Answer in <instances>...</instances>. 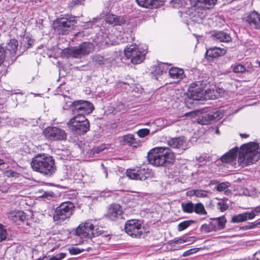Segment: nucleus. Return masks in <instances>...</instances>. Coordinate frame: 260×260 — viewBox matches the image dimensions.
Listing matches in <instances>:
<instances>
[{
	"label": "nucleus",
	"instance_id": "obj_1",
	"mask_svg": "<svg viewBox=\"0 0 260 260\" xmlns=\"http://www.w3.org/2000/svg\"><path fill=\"white\" fill-rule=\"evenodd\" d=\"M259 145L255 142H249L243 144L240 150L235 147L223 154L220 158L223 163L230 164L234 161L239 152L238 161L239 165L244 167L258 161L260 155L258 154Z\"/></svg>",
	"mask_w": 260,
	"mask_h": 260
},
{
	"label": "nucleus",
	"instance_id": "obj_2",
	"mask_svg": "<svg viewBox=\"0 0 260 260\" xmlns=\"http://www.w3.org/2000/svg\"><path fill=\"white\" fill-rule=\"evenodd\" d=\"M149 163L155 167H168L175 160V153L167 147H158L151 149L147 154Z\"/></svg>",
	"mask_w": 260,
	"mask_h": 260
},
{
	"label": "nucleus",
	"instance_id": "obj_3",
	"mask_svg": "<svg viewBox=\"0 0 260 260\" xmlns=\"http://www.w3.org/2000/svg\"><path fill=\"white\" fill-rule=\"evenodd\" d=\"M30 166L34 171L46 177H51L56 170L53 156L45 153H39L32 158Z\"/></svg>",
	"mask_w": 260,
	"mask_h": 260
},
{
	"label": "nucleus",
	"instance_id": "obj_4",
	"mask_svg": "<svg viewBox=\"0 0 260 260\" xmlns=\"http://www.w3.org/2000/svg\"><path fill=\"white\" fill-rule=\"evenodd\" d=\"M96 221L92 220H88L84 224H80L76 229V235L84 237H88L91 239L93 237L101 236L103 237L108 238L110 239V234L107 232L105 231L103 228L98 227L95 229Z\"/></svg>",
	"mask_w": 260,
	"mask_h": 260
},
{
	"label": "nucleus",
	"instance_id": "obj_5",
	"mask_svg": "<svg viewBox=\"0 0 260 260\" xmlns=\"http://www.w3.org/2000/svg\"><path fill=\"white\" fill-rule=\"evenodd\" d=\"M75 206L72 202L68 201L61 203L57 206L53 215V220L56 224H61L69 220L75 211Z\"/></svg>",
	"mask_w": 260,
	"mask_h": 260
},
{
	"label": "nucleus",
	"instance_id": "obj_6",
	"mask_svg": "<svg viewBox=\"0 0 260 260\" xmlns=\"http://www.w3.org/2000/svg\"><path fill=\"white\" fill-rule=\"evenodd\" d=\"M70 107L74 115L73 117L83 119L86 115L92 113L94 110L93 105L89 101L76 100L71 103Z\"/></svg>",
	"mask_w": 260,
	"mask_h": 260
},
{
	"label": "nucleus",
	"instance_id": "obj_7",
	"mask_svg": "<svg viewBox=\"0 0 260 260\" xmlns=\"http://www.w3.org/2000/svg\"><path fill=\"white\" fill-rule=\"evenodd\" d=\"M67 126L74 135L82 136L90 129V123L87 118H71L67 123Z\"/></svg>",
	"mask_w": 260,
	"mask_h": 260
},
{
	"label": "nucleus",
	"instance_id": "obj_8",
	"mask_svg": "<svg viewBox=\"0 0 260 260\" xmlns=\"http://www.w3.org/2000/svg\"><path fill=\"white\" fill-rule=\"evenodd\" d=\"M126 176L131 179L145 181L154 177L152 170L144 166H136L133 169H128L126 171Z\"/></svg>",
	"mask_w": 260,
	"mask_h": 260
},
{
	"label": "nucleus",
	"instance_id": "obj_9",
	"mask_svg": "<svg viewBox=\"0 0 260 260\" xmlns=\"http://www.w3.org/2000/svg\"><path fill=\"white\" fill-rule=\"evenodd\" d=\"M124 55L133 64L141 63L145 58L146 53L144 50L138 47L136 45L132 44L127 46L124 50Z\"/></svg>",
	"mask_w": 260,
	"mask_h": 260
},
{
	"label": "nucleus",
	"instance_id": "obj_10",
	"mask_svg": "<svg viewBox=\"0 0 260 260\" xmlns=\"http://www.w3.org/2000/svg\"><path fill=\"white\" fill-rule=\"evenodd\" d=\"M45 138L49 141H59L66 140L67 135L66 132L57 126H47L43 132Z\"/></svg>",
	"mask_w": 260,
	"mask_h": 260
},
{
	"label": "nucleus",
	"instance_id": "obj_11",
	"mask_svg": "<svg viewBox=\"0 0 260 260\" xmlns=\"http://www.w3.org/2000/svg\"><path fill=\"white\" fill-rule=\"evenodd\" d=\"M201 81L196 82L190 84L187 91L188 97L193 101L204 100L207 99V90L202 87Z\"/></svg>",
	"mask_w": 260,
	"mask_h": 260
},
{
	"label": "nucleus",
	"instance_id": "obj_12",
	"mask_svg": "<svg viewBox=\"0 0 260 260\" xmlns=\"http://www.w3.org/2000/svg\"><path fill=\"white\" fill-rule=\"evenodd\" d=\"M76 22L75 17L66 15L63 17L57 18L54 22V25L55 29L61 32L62 35H65L69 29L73 28Z\"/></svg>",
	"mask_w": 260,
	"mask_h": 260
},
{
	"label": "nucleus",
	"instance_id": "obj_13",
	"mask_svg": "<svg viewBox=\"0 0 260 260\" xmlns=\"http://www.w3.org/2000/svg\"><path fill=\"white\" fill-rule=\"evenodd\" d=\"M124 230L131 237L138 238L143 234L144 228L140 220L133 219L128 220L125 222Z\"/></svg>",
	"mask_w": 260,
	"mask_h": 260
},
{
	"label": "nucleus",
	"instance_id": "obj_14",
	"mask_svg": "<svg viewBox=\"0 0 260 260\" xmlns=\"http://www.w3.org/2000/svg\"><path fill=\"white\" fill-rule=\"evenodd\" d=\"M183 17L189 22L200 23L205 17L203 11L196 6L186 9L183 13Z\"/></svg>",
	"mask_w": 260,
	"mask_h": 260
},
{
	"label": "nucleus",
	"instance_id": "obj_15",
	"mask_svg": "<svg viewBox=\"0 0 260 260\" xmlns=\"http://www.w3.org/2000/svg\"><path fill=\"white\" fill-rule=\"evenodd\" d=\"M109 8H106L100 14V18H105L107 23L113 25H122L127 23V20L125 16H117L109 13Z\"/></svg>",
	"mask_w": 260,
	"mask_h": 260
},
{
	"label": "nucleus",
	"instance_id": "obj_16",
	"mask_svg": "<svg viewBox=\"0 0 260 260\" xmlns=\"http://www.w3.org/2000/svg\"><path fill=\"white\" fill-rule=\"evenodd\" d=\"M181 208L182 211L185 213L191 214L194 212L199 215L207 214L204 205L201 202L196 204H193L190 201L182 202Z\"/></svg>",
	"mask_w": 260,
	"mask_h": 260
},
{
	"label": "nucleus",
	"instance_id": "obj_17",
	"mask_svg": "<svg viewBox=\"0 0 260 260\" xmlns=\"http://www.w3.org/2000/svg\"><path fill=\"white\" fill-rule=\"evenodd\" d=\"M123 211L121 206L118 204H112L108 208L104 217L112 221H117L123 219Z\"/></svg>",
	"mask_w": 260,
	"mask_h": 260
},
{
	"label": "nucleus",
	"instance_id": "obj_18",
	"mask_svg": "<svg viewBox=\"0 0 260 260\" xmlns=\"http://www.w3.org/2000/svg\"><path fill=\"white\" fill-rule=\"evenodd\" d=\"M244 20L250 27L260 30V13L255 11L248 12L245 14Z\"/></svg>",
	"mask_w": 260,
	"mask_h": 260
},
{
	"label": "nucleus",
	"instance_id": "obj_19",
	"mask_svg": "<svg viewBox=\"0 0 260 260\" xmlns=\"http://www.w3.org/2000/svg\"><path fill=\"white\" fill-rule=\"evenodd\" d=\"M167 144L172 148L185 150L187 148V139L184 136L169 138Z\"/></svg>",
	"mask_w": 260,
	"mask_h": 260
},
{
	"label": "nucleus",
	"instance_id": "obj_20",
	"mask_svg": "<svg viewBox=\"0 0 260 260\" xmlns=\"http://www.w3.org/2000/svg\"><path fill=\"white\" fill-rule=\"evenodd\" d=\"M220 119V114L218 112L211 114H206L198 117L197 122L202 125H208Z\"/></svg>",
	"mask_w": 260,
	"mask_h": 260
},
{
	"label": "nucleus",
	"instance_id": "obj_21",
	"mask_svg": "<svg viewBox=\"0 0 260 260\" xmlns=\"http://www.w3.org/2000/svg\"><path fill=\"white\" fill-rule=\"evenodd\" d=\"M18 41L13 39L10 40L9 42L7 43L5 47L6 50V52L8 51L9 53V56L10 57V60L9 61H11V63L12 64L17 58L16 57V52L18 49Z\"/></svg>",
	"mask_w": 260,
	"mask_h": 260
},
{
	"label": "nucleus",
	"instance_id": "obj_22",
	"mask_svg": "<svg viewBox=\"0 0 260 260\" xmlns=\"http://www.w3.org/2000/svg\"><path fill=\"white\" fill-rule=\"evenodd\" d=\"M226 51L224 49L214 47L207 49L205 53V58L210 61H213L214 59L223 56Z\"/></svg>",
	"mask_w": 260,
	"mask_h": 260
},
{
	"label": "nucleus",
	"instance_id": "obj_23",
	"mask_svg": "<svg viewBox=\"0 0 260 260\" xmlns=\"http://www.w3.org/2000/svg\"><path fill=\"white\" fill-rule=\"evenodd\" d=\"M61 55L63 58H66L70 57L78 58L82 56L79 46L65 48L62 50Z\"/></svg>",
	"mask_w": 260,
	"mask_h": 260
},
{
	"label": "nucleus",
	"instance_id": "obj_24",
	"mask_svg": "<svg viewBox=\"0 0 260 260\" xmlns=\"http://www.w3.org/2000/svg\"><path fill=\"white\" fill-rule=\"evenodd\" d=\"M138 5L147 9L157 8L162 6L165 0H136Z\"/></svg>",
	"mask_w": 260,
	"mask_h": 260
},
{
	"label": "nucleus",
	"instance_id": "obj_25",
	"mask_svg": "<svg viewBox=\"0 0 260 260\" xmlns=\"http://www.w3.org/2000/svg\"><path fill=\"white\" fill-rule=\"evenodd\" d=\"M36 41L28 35H23L20 40V49L22 51H25L29 48H31L35 45Z\"/></svg>",
	"mask_w": 260,
	"mask_h": 260
},
{
	"label": "nucleus",
	"instance_id": "obj_26",
	"mask_svg": "<svg viewBox=\"0 0 260 260\" xmlns=\"http://www.w3.org/2000/svg\"><path fill=\"white\" fill-rule=\"evenodd\" d=\"M211 38L216 41L228 43L232 41L230 35L224 31L214 30L211 35Z\"/></svg>",
	"mask_w": 260,
	"mask_h": 260
},
{
	"label": "nucleus",
	"instance_id": "obj_27",
	"mask_svg": "<svg viewBox=\"0 0 260 260\" xmlns=\"http://www.w3.org/2000/svg\"><path fill=\"white\" fill-rule=\"evenodd\" d=\"M8 218L13 223L20 225L25 220L26 215L22 211H13L9 213Z\"/></svg>",
	"mask_w": 260,
	"mask_h": 260
},
{
	"label": "nucleus",
	"instance_id": "obj_28",
	"mask_svg": "<svg viewBox=\"0 0 260 260\" xmlns=\"http://www.w3.org/2000/svg\"><path fill=\"white\" fill-rule=\"evenodd\" d=\"M170 76L174 79H182L184 77V71L183 69L178 68H172L169 70Z\"/></svg>",
	"mask_w": 260,
	"mask_h": 260
},
{
	"label": "nucleus",
	"instance_id": "obj_29",
	"mask_svg": "<svg viewBox=\"0 0 260 260\" xmlns=\"http://www.w3.org/2000/svg\"><path fill=\"white\" fill-rule=\"evenodd\" d=\"M79 46L82 56L89 54L94 50V48L92 43L87 42H83Z\"/></svg>",
	"mask_w": 260,
	"mask_h": 260
},
{
	"label": "nucleus",
	"instance_id": "obj_30",
	"mask_svg": "<svg viewBox=\"0 0 260 260\" xmlns=\"http://www.w3.org/2000/svg\"><path fill=\"white\" fill-rule=\"evenodd\" d=\"M216 232L221 231L225 228L226 219L224 216H221L216 218H212Z\"/></svg>",
	"mask_w": 260,
	"mask_h": 260
},
{
	"label": "nucleus",
	"instance_id": "obj_31",
	"mask_svg": "<svg viewBox=\"0 0 260 260\" xmlns=\"http://www.w3.org/2000/svg\"><path fill=\"white\" fill-rule=\"evenodd\" d=\"M210 221L208 224L205 223L201 225L200 230L205 233H209L212 232H216V226L214 223L212 218L210 219Z\"/></svg>",
	"mask_w": 260,
	"mask_h": 260
},
{
	"label": "nucleus",
	"instance_id": "obj_32",
	"mask_svg": "<svg viewBox=\"0 0 260 260\" xmlns=\"http://www.w3.org/2000/svg\"><path fill=\"white\" fill-rule=\"evenodd\" d=\"M135 140L133 135L128 134L123 136L120 140V142L121 144L123 145L132 146L135 143Z\"/></svg>",
	"mask_w": 260,
	"mask_h": 260
},
{
	"label": "nucleus",
	"instance_id": "obj_33",
	"mask_svg": "<svg viewBox=\"0 0 260 260\" xmlns=\"http://www.w3.org/2000/svg\"><path fill=\"white\" fill-rule=\"evenodd\" d=\"M198 3L201 4V6L205 9H209L213 8L217 3V0H197Z\"/></svg>",
	"mask_w": 260,
	"mask_h": 260
},
{
	"label": "nucleus",
	"instance_id": "obj_34",
	"mask_svg": "<svg viewBox=\"0 0 260 260\" xmlns=\"http://www.w3.org/2000/svg\"><path fill=\"white\" fill-rule=\"evenodd\" d=\"M168 64L163 62H160L155 67L154 72L157 75H162L163 73H166L168 70Z\"/></svg>",
	"mask_w": 260,
	"mask_h": 260
},
{
	"label": "nucleus",
	"instance_id": "obj_35",
	"mask_svg": "<svg viewBox=\"0 0 260 260\" xmlns=\"http://www.w3.org/2000/svg\"><path fill=\"white\" fill-rule=\"evenodd\" d=\"M196 222L197 221L194 220H184L178 224L177 230L179 232L182 231L188 228L191 224Z\"/></svg>",
	"mask_w": 260,
	"mask_h": 260
},
{
	"label": "nucleus",
	"instance_id": "obj_36",
	"mask_svg": "<svg viewBox=\"0 0 260 260\" xmlns=\"http://www.w3.org/2000/svg\"><path fill=\"white\" fill-rule=\"evenodd\" d=\"M8 52H6L3 44H0V67L4 62L5 60L9 59V56H7Z\"/></svg>",
	"mask_w": 260,
	"mask_h": 260
},
{
	"label": "nucleus",
	"instance_id": "obj_37",
	"mask_svg": "<svg viewBox=\"0 0 260 260\" xmlns=\"http://www.w3.org/2000/svg\"><path fill=\"white\" fill-rule=\"evenodd\" d=\"M107 60V59L104 58L103 56L100 54H96L92 56V61L100 66L104 64Z\"/></svg>",
	"mask_w": 260,
	"mask_h": 260
},
{
	"label": "nucleus",
	"instance_id": "obj_38",
	"mask_svg": "<svg viewBox=\"0 0 260 260\" xmlns=\"http://www.w3.org/2000/svg\"><path fill=\"white\" fill-rule=\"evenodd\" d=\"M243 221H245V218L243 213L233 216L231 220V222L232 223H239Z\"/></svg>",
	"mask_w": 260,
	"mask_h": 260
},
{
	"label": "nucleus",
	"instance_id": "obj_39",
	"mask_svg": "<svg viewBox=\"0 0 260 260\" xmlns=\"http://www.w3.org/2000/svg\"><path fill=\"white\" fill-rule=\"evenodd\" d=\"M232 67L233 72L236 73H243L248 71L246 70V67L240 63L232 66Z\"/></svg>",
	"mask_w": 260,
	"mask_h": 260
},
{
	"label": "nucleus",
	"instance_id": "obj_40",
	"mask_svg": "<svg viewBox=\"0 0 260 260\" xmlns=\"http://www.w3.org/2000/svg\"><path fill=\"white\" fill-rule=\"evenodd\" d=\"M243 214L244 216L245 217V221H246L247 220L252 219L256 216V214L254 212V208H253V209L250 212L247 211L243 213Z\"/></svg>",
	"mask_w": 260,
	"mask_h": 260
},
{
	"label": "nucleus",
	"instance_id": "obj_41",
	"mask_svg": "<svg viewBox=\"0 0 260 260\" xmlns=\"http://www.w3.org/2000/svg\"><path fill=\"white\" fill-rule=\"evenodd\" d=\"M229 184L228 182H221L218 184L214 188L218 191H222L229 187Z\"/></svg>",
	"mask_w": 260,
	"mask_h": 260
},
{
	"label": "nucleus",
	"instance_id": "obj_42",
	"mask_svg": "<svg viewBox=\"0 0 260 260\" xmlns=\"http://www.w3.org/2000/svg\"><path fill=\"white\" fill-rule=\"evenodd\" d=\"M137 134L140 138H144L150 134V130L148 128H142L138 130Z\"/></svg>",
	"mask_w": 260,
	"mask_h": 260
},
{
	"label": "nucleus",
	"instance_id": "obj_43",
	"mask_svg": "<svg viewBox=\"0 0 260 260\" xmlns=\"http://www.w3.org/2000/svg\"><path fill=\"white\" fill-rule=\"evenodd\" d=\"M69 253L71 255H76L84 251V249H80L76 247H71L68 249Z\"/></svg>",
	"mask_w": 260,
	"mask_h": 260
},
{
	"label": "nucleus",
	"instance_id": "obj_44",
	"mask_svg": "<svg viewBox=\"0 0 260 260\" xmlns=\"http://www.w3.org/2000/svg\"><path fill=\"white\" fill-rule=\"evenodd\" d=\"M258 225L256 224V221L253 222L248 223L247 225H243L240 227V229L242 230H247L249 229H254L257 228Z\"/></svg>",
	"mask_w": 260,
	"mask_h": 260
},
{
	"label": "nucleus",
	"instance_id": "obj_45",
	"mask_svg": "<svg viewBox=\"0 0 260 260\" xmlns=\"http://www.w3.org/2000/svg\"><path fill=\"white\" fill-rule=\"evenodd\" d=\"M193 194L198 198H204L207 196L208 191L202 190H193Z\"/></svg>",
	"mask_w": 260,
	"mask_h": 260
},
{
	"label": "nucleus",
	"instance_id": "obj_46",
	"mask_svg": "<svg viewBox=\"0 0 260 260\" xmlns=\"http://www.w3.org/2000/svg\"><path fill=\"white\" fill-rule=\"evenodd\" d=\"M55 196V193L52 191H46L41 196L42 198L46 199L47 200H51V198Z\"/></svg>",
	"mask_w": 260,
	"mask_h": 260
},
{
	"label": "nucleus",
	"instance_id": "obj_47",
	"mask_svg": "<svg viewBox=\"0 0 260 260\" xmlns=\"http://www.w3.org/2000/svg\"><path fill=\"white\" fill-rule=\"evenodd\" d=\"M217 208L220 211L223 212L228 209L229 206L226 203H225L222 201L217 203Z\"/></svg>",
	"mask_w": 260,
	"mask_h": 260
},
{
	"label": "nucleus",
	"instance_id": "obj_48",
	"mask_svg": "<svg viewBox=\"0 0 260 260\" xmlns=\"http://www.w3.org/2000/svg\"><path fill=\"white\" fill-rule=\"evenodd\" d=\"M200 249H201V248H193L190 249L188 250L185 251L183 253L182 256L185 257V256L190 255L192 254H194V253L197 252L198 251H199Z\"/></svg>",
	"mask_w": 260,
	"mask_h": 260
},
{
	"label": "nucleus",
	"instance_id": "obj_49",
	"mask_svg": "<svg viewBox=\"0 0 260 260\" xmlns=\"http://www.w3.org/2000/svg\"><path fill=\"white\" fill-rule=\"evenodd\" d=\"M82 4L81 0H72L69 4V6L70 8H73L77 5H80Z\"/></svg>",
	"mask_w": 260,
	"mask_h": 260
},
{
	"label": "nucleus",
	"instance_id": "obj_50",
	"mask_svg": "<svg viewBox=\"0 0 260 260\" xmlns=\"http://www.w3.org/2000/svg\"><path fill=\"white\" fill-rule=\"evenodd\" d=\"M7 232L6 229L0 232V242L5 240L7 237Z\"/></svg>",
	"mask_w": 260,
	"mask_h": 260
},
{
	"label": "nucleus",
	"instance_id": "obj_51",
	"mask_svg": "<svg viewBox=\"0 0 260 260\" xmlns=\"http://www.w3.org/2000/svg\"><path fill=\"white\" fill-rule=\"evenodd\" d=\"M194 241H195V238L194 237H183V241H184V243L187 242H190L191 243H192Z\"/></svg>",
	"mask_w": 260,
	"mask_h": 260
},
{
	"label": "nucleus",
	"instance_id": "obj_52",
	"mask_svg": "<svg viewBox=\"0 0 260 260\" xmlns=\"http://www.w3.org/2000/svg\"><path fill=\"white\" fill-rule=\"evenodd\" d=\"M101 167L102 168L103 173L105 174V178H107L108 175L107 169L104 166V164H101Z\"/></svg>",
	"mask_w": 260,
	"mask_h": 260
},
{
	"label": "nucleus",
	"instance_id": "obj_53",
	"mask_svg": "<svg viewBox=\"0 0 260 260\" xmlns=\"http://www.w3.org/2000/svg\"><path fill=\"white\" fill-rule=\"evenodd\" d=\"M56 256H57L58 260H61L66 257V253H59L58 254H57Z\"/></svg>",
	"mask_w": 260,
	"mask_h": 260
},
{
	"label": "nucleus",
	"instance_id": "obj_54",
	"mask_svg": "<svg viewBox=\"0 0 260 260\" xmlns=\"http://www.w3.org/2000/svg\"><path fill=\"white\" fill-rule=\"evenodd\" d=\"M254 259L255 260H260V251L255 253L254 254Z\"/></svg>",
	"mask_w": 260,
	"mask_h": 260
},
{
	"label": "nucleus",
	"instance_id": "obj_55",
	"mask_svg": "<svg viewBox=\"0 0 260 260\" xmlns=\"http://www.w3.org/2000/svg\"><path fill=\"white\" fill-rule=\"evenodd\" d=\"M254 212L256 216L260 214V205L254 208Z\"/></svg>",
	"mask_w": 260,
	"mask_h": 260
},
{
	"label": "nucleus",
	"instance_id": "obj_56",
	"mask_svg": "<svg viewBox=\"0 0 260 260\" xmlns=\"http://www.w3.org/2000/svg\"><path fill=\"white\" fill-rule=\"evenodd\" d=\"M178 0H171L170 1V4H172L173 7H177L178 6V4H177Z\"/></svg>",
	"mask_w": 260,
	"mask_h": 260
},
{
	"label": "nucleus",
	"instance_id": "obj_57",
	"mask_svg": "<svg viewBox=\"0 0 260 260\" xmlns=\"http://www.w3.org/2000/svg\"><path fill=\"white\" fill-rule=\"evenodd\" d=\"M183 237H181L180 238V239L176 240L174 241V243H176V244H182L184 243V241H183Z\"/></svg>",
	"mask_w": 260,
	"mask_h": 260
},
{
	"label": "nucleus",
	"instance_id": "obj_58",
	"mask_svg": "<svg viewBox=\"0 0 260 260\" xmlns=\"http://www.w3.org/2000/svg\"><path fill=\"white\" fill-rule=\"evenodd\" d=\"M100 17L99 18H92V20L91 22V23H93V24H94L96 22H98V21L99 20V19H100Z\"/></svg>",
	"mask_w": 260,
	"mask_h": 260
},
{
	"label": "nucleus",
	"instance_id": "obj_59",
	"mask_svg": "<svg viewBox=\"0 0 260 260\" xmlns=\"http://www.w3.org/2000/svg\"><path fill=\"white\" fill-rule=\"evenodd\" d=\"M240 136L242 138H246L249 137V135L246 134H240Z\"/></svg>",
	"mask_w": 260,
	"mask_h": 260
},
{
	"label": "nucleus",
	"instance_id": "obj_60",
	"mask_svg": "<svg viewBox=\"0 0 260 260\" xmlns=\"http://www.w3.org/2000/svg\"><path fill=\"white\" fill-rule=\"evenodd\" d=\"M6 229L5 228V226L2 224L0 223V232L2 231V230H4Z\"/></svg>",
	"mask_w": 260,
	"mask_h": 260
},
{
	"label": "nucleus",
	"instance_id": "obj_61",
	"mask_svg": "<svg viewBox=\"0 0 260 260\" xmlns=\"http://www.w3.org/2000/svg\"><path fill=\"white\" fill-rule=\"evenodd\" d=\"M253 66L251 64V63H250L249 64L247 65V69H251L252 68Z\"/></svg>",
	"mask_w": 260,
	"mask_h": 260
},
{
	"label": "nucleus",
	"instance_id": "obj_62",
	"mask_svg": "<svg viewBox=\"0 0 260 260\" xmlns=\"http://www.w3.org/2000/svg\"><path fill=\"white\" fill-rule=\"evenodd\" d=\"M4 164V160L3 159H0V166Z\"/></svg>",
	"mask_w": 260,
	"mask_h": 260
},
{
	"label": "nucleus",
	"instance_id": "obj_63",
	"mask_svg": "<svg viewBox=\"0 0 260 260\" xmlns=\"http://www.w3.org/2000/svg\"><path fill=\"white\" fill-rule=\"evenodd\" d=\"M47 258L46 256H43V257L41 259V258L38 259L37 260H45V259Z\"/></svg>",
	"mask_w": 260,
	"mask_h": 260
},
{
	"label": "nucleus",
	"instance_id": "obj_64",
	"mask_svg": "<svg viewBox=\"0 0 260 260\" xmlns=\"http://www.w3.org/2000/svg\"><path fill=\"white\" fill-rule=\"evenodd\" d=\"M256 224H257L258 226L259 227L260 226V220L259 221L256 220Z\"/></svg>",
	"mask_w": 260,
	"mask_h": 260
}]
</instances>
